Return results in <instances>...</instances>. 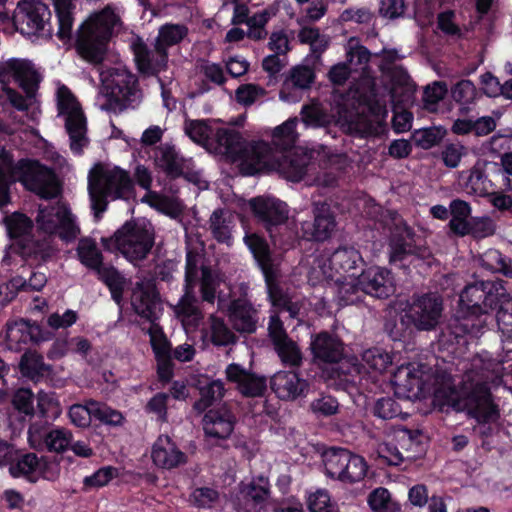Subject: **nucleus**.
<instances>
[{
	"mask_svg": "<svg viewBox=\"0 0 512 512\" xmlns=\"http://www.w3.org/2000/svg\"><path fill=\"white\" fill-rule=\"evenodd\" d=\"M266 144L269 150L265 157V166L256 174L271 168L292 182H299L305 177L311 160L306 151L298 147H285L279 154L272 155L270 145Z\"/></svg>",
	"mask_w": 512,
	"mask_h": 512,
	"instance_id": "obj_16",
	"label": "nucleus"
},
{
	"mask_svg": "<svg viewBox=\"0 0 512 512\" xmlns=\"http://www.w3.org/2000/svg\"><path fill=\"white\" fill-rule=\"evenodd\" d=\"M119 20L114 10L107 6L84 21L77 30L75 40V49L79 56L89 63L101 64Z\"/></svg>",
	"mask_w": 512,
	"mask_h": 512,
	"instance_id": "obj_6",
	"label": "nucleus"
},
{
	"mask_svg": "<svg viewBox=\"0 0 512 512\" xmlns=\"http://www.w3.org/2000/svg\"><path fill=\"white\" fill-rule=\"evenodd\" d=\"M76 253L80 263L96 273L97 278L110 291L112 300L121 305L127 284L125 276L113 265H105L102 252L92 238H81Z\"/></svg>",
	"mask_w": 512,
	"mask_h": 512,
	"instance_id": "obj_8",
	"label": "nucleus"
},
{
	"mask_svg": "<svg viewBox=\"0 0 512 512\" xmlns=\"http://www.w3.org/2000/svg\"><path fill=\"white\" fill-rule=\"evenodd\" d=\"M200 284V297L202 302L214 305L216 298H218L219 306H221L222 297L216 295L217 288L219 287V279L213 273L210 267H201Z\"/></svg>",
	"mask_w": 512,
	"mask_h": 512,
	"instance_id": "obj_41",
	"label": "nucleus"
},
{
	"mask_svg": "<svg viewBox=\"0 0 512 512\" xmlns=\"http://www.w3.org/2000/svg\"><path fill=\"white\" fill-rule=\"evenodd\" d=\"M448 88L445 82L436 81L428 85L423 91V102L427 109H434L435 106L445 98Z\"/></svg>",
	"mask_w": 512,
	"mask_h": 512,
	"instance_id": "obj_61",
	"label": "nucleus"
},
{
	"mask_svg": "<svg viewBox=\"0 0 512 512\" xmlns=\"http://www.w3.org/2000/svg\"><path fill=\"white\" fill-rule=\"evenodd\" d=\"M230 418H203V429L208 437L226 439L233 431Z\"/></svg>",
	"mask_w": 512,
	"mask_h": 512,
	"instance_id": "obj_52",
	"label": "nucleus"
},
{
	"mask_svg": "<svg viewBox=\"0 0 512 512\" xmlns=\"http://www.w3.org/2000/svg\"><path fill=\"white\" fill-rule=\"evenodd\" d=\"M481 323L464 320L455 313L448 325L443 328L438 337L441 352H446L445 358H437L432 372L435 386V401L443 399L440 410L448 406L456 413L466 412V416H500L498 406L493 402L492 393L485 384H476L470 390L456 389L455 377L460 371L459 365L467 364L462 357L469 344L468 336H476L481 330Z\"/></svg>",
	"mask_w": 512,
	"mask_h": 512,
	"instance_id": "obj_1",
	"label": "nucleus"
},
{
	"mask_svg": "<svg viewBox=\"0 0 512 512\" xmlns=\"http://www.w3.org/2000/svg\"><path fill=\"white\" fill-rule=\"evenodd\" d=\"M360 103L365 106L363 111L349 112L341 116L343 131L362 139L382 135L386 129L385 119L388 115L386 106L374 94L362 96Z\"/></svg>",
	"mask_w": 512,
	"mask_h": 512,
	"instance_id": "obj_9",
	"label": "nucleus"
},
{
	"mask_svg": "<svg viewBox=\"0 0 512 512\" xmlns=\"http://www.w3.org/2000/svg\"><path fill=\"white\" fill-rule=\"evenodd\" d=\"M476 87L471 80L462 79L458 81L451 89L453 100L460 104H470L476 98Z\"/></svg>",
	"mask_w": 512,
	"mask_h": 512,
	"instance_id": "obj_55",
	"label": "nucleus"
},
{
	"mask_svg": "<svg viewBox=\"0 0 512 512\" xmlns=\"http://www.w3.org/2000/svg\"><path fill=\"white\" fill-rule=\"evenodd\" d=\"M229 318L235 330L241 333H254L257 328L256 311L251 302L245 298L231 300L228 306Z\"/></svg>",
	"mask_w": 512,
	"mask_h": 512,
	"instance_id": "obj_32",
	"label": "nucleus"
},
{
	"mask_svg": "<svg viewBox=\"0 0 512 512\" xmlns=\"http://www.w3.org/2000/svg\"><path fill=\"white\" fill-rule=\"evenodd\" d=\"M42 465V459H39L36 454L27 453L12 462L9 466V472L13 477H24L31 482H35Z\"/></svg>",
	"mask_w": 512,
	"mask_h": 512,
	"instance_id": "obj_38",
	"label": "nucleus"
},
{
	"mask_svg": "<svg viewBox=\"0 0 512 512\" xmlns=\"http://www.w3.org/2000/svg\"><path fill=\"white\" fill-rule=\"evenodd\" d=\"M79 232L80 229L76 225L73 214L69 210L63 209L61 221L55 235L66 242H70L76 239Z\"/></svg>",
	"mask_w": 512,
	"mask_h": 512,
	"instance_id": "obj_59",
	"label": "nucleus"
},
{
	"mask_svg": "<svg viewBox=\"0 0 512 512\" xmlns=\"http://www.w3.org/2000/svg\"><path fill=\"white\" fill-rule=\"evenodd\" d=\"M425 365L419 364L415 368L412 364L400 366L393 374L392 383L397 392L403 391L408 397H417L425 392L429 375L424 371Z\"/></svg>",
	"mask_w": 512,
	"mask_h": 512,
	"instance_id": "obj_24",
	"label": "nucleus"
},
{
	"mask_svg": "<svg viewBox=\"0 0 512 512\" xmlns=\"http://www.w3.org/2000/svg\"><path fill=\"white\" fill-rule=\"evenodd\" d=\"M186 134L196 143H216V149L232 163H238L244 176H254L265 166L269 150L264 141L247 142L242 134L232 128L213 129L204 120H192L185 127Z\"/></svg>",
	"mask_w": 512,
	"mask_h": 512,
	"instance_id": "obj_2",
	"label": "nucleus"
},
{
	"mask_svg": "<svg viewBox=\"0 0 512 512\" xmlns=\"http://www.w3.org/2000/svg\"><path fill=\"white\" fill-rule=\"evenodd\" d=\"M33 402L34 394L29 388L17 389L12 397V404L15 409L24 413L25 416H35Z\"/></svg>",
	"mask_w": 512,
	"mask_h": 512,
	"instance_id": "obj_58",
	"label": "nucleus"
},
{
	"mask_svg": "<svg viewBox=\"0 0 512 512\" xmlns=\"http://www.w3.org/2000/svg\"><path fill=\"white\" fill-rule=\"evenodd\" d=\"M337 300L340 306L354 305L363 302L365 295L357 276H339L335 279Z\"/></svg>",
	"mask_w": 512,
	"mask_h": 512,
	"instance_id": "obj_36",
	"label": "nucleus"
},
{
	"mask_svg": "<svg viewBox=\"0 0 512 512\" xmlns=\"http://www.w3.org/2000/svg\"><path fill=\"white\" fill-rule=\"evenodd\" d=\"M106 102L103 108L113 113H121L136 101L139 90L137 77L126 69H113L104 81Z\"/></svg>",
	"mask_w": 512,
	"mask_h": 512,
	"instance_id": "obj_13",
	"label": "nucleus"
},
{
	"mask_svg": "<svg viewBox=\"0 0 512 512\" xmlns=\"http://www.w3.org/2000/svg\"><path fill=\"white\" fill-rule=\"evenodd\" d=\"M510 301L502 280H474L467 283L459 294L456 314L480 323V317L500 310Z\"/></svg>",
	"mask_w": 512,
	"mask_h": 512,
	"instance_id": "obj_5",
	"label": "nucleus"
},
{
	"mask_svg": "<svg viewBox=\"0 0 512 512\" xmlns=\"http://www.w3.org/2000/svg\"><path fill=\"white\" fill-rule=\"evenodd\" d=\"M72 435L65 429H51L44 447L51 452H63L71 443Z\"/></svg>",
	"mask_w": 512,
	"mask_h": 512,
	"instance_id": "obj_60",
	"label": "nucleus"
},
{
	"mask_svg": "<svg viewBox=\"0 0 512 512\" xmlns=\"http://www.w3.org/2000/svg\"><path fill=\"white\" fill-rule=\"evenodd\" d=\"M65 128L70 139V149L74 155H82L89 144L87 119L82 108H76L66 115Z\"/></svg>",
	"mask_w": 512,
	"mask_h": 512,
	"instance_id": "obj_31",
	"label": "nucleus"
},
{
	"mask_svg": "<svg viewBox=\"0 0 512 512\" xmlns=\"http://www.w3.org/2000/svg\"><path fill=\"white\" fill-rule=\"evenodd\" d=\"M362 360L371 370L382 373L392 365L393 356L382 347H372L363 352Z\"/></svg>",
	"mask_w": 512,
	"mask_h": 512,
	"instance_id": "obj_46",
	"label": "nucleus"
},
{
	"mask_svg": "<svg viewBox=\"0 0 512 512\" xmlns=\"http://www.w3.org/2000/svg\"><path fill=\"white\" fill-rule=\"evenodd\" d=\"M256 223L265 229L270 239L276 244V235L286 225L289 218L288 205L273 196H256L248 201Z\"/></svg>",
	"mask_w": 512,
	"mask_h": 512,
	"instance_id": "obj_14",
	"label": "nucleus"
},
{
	"mask_svg": "<svg viewBox=\"0 0 512 512\" xmlns=\"http://www.w3.org/2000/svg\"><path fill=\"white\" fill-rule=\"evenodd\" d=\"M357 278L365 297L369 295L378 299H387L395 292L394 276L387 268L371 266L364 269L362 267Z\"/></svg>",
	"mask_w": 512,
	"mask_h": 512,
	"instance_id": "obj_19",
	"label": "nucleus"
},
{
	"mask_svg": "<svg viewBox=\"0 0 512 512\" xmlns=\"http://www.w3.org/2000/svg\"><path fill=\"white\" fill-rule=\"evenodd\" d=\"M442 311V297L437 293L429 292L413 297L405 313L415 330L431 331L439 324Z\"/></svg>",
	"mask_w": 512,
	"mask_h": 512,
	"instance_id": "obj_18",
	"label": "nucleus"
},
{
	"mask_svg": "<svg viewBox=\"0 0 512 512\" xmlns=\"http://www.w3.org/2000/svg\"><path fill=\"white\" fill-rule=\"evenodd\" d=\"M7 234L12 239L14 250L26 261L47 262L52 256L51 247L32 238L33 223L21 212H14L4 218Z\"/></svg>",
	"mask_w": 512,
	"mask_h": 512,
	"instance_id": "obj_10",
	"label": "nucleus"
},
{
	"mask_svg": "<svg viewBox=\"0 0 512 512\" xmlns=\"http://www.w3.org/2000/svg\"><path fill=\"white\" fill-rule=\"evenodd\" d=\"M413 325L406 313L399 317H390L385 320L384 331L393 341H405L413 333Z\"/></svg>",
	"mask_w": 512,
	"mask_h": 512,
	"instance_id": "obj_43",
	"label": "nucleus"
},
{
	"mask_svg": "<svg viewBox=\"0 0 512 512\" xmlns=\"http://www.w3.org/2000/svg\"><path fill=\"white\" fill-rule=\"evenodd\" d=\"M131 50L133 52L135 62L138 70L141 73L157 75L160 71L166 67L161 66V58L155 63L150 58V50L142 38H136L131 44Z\"/></svg>",
	"mask_w": 512,
	"mask_h": 512,
	"instance_id": "obj_37",
	"label": "nucleus"
},
{
	"mask_svg": "<svg viewBox=\"0 0 512 512\" xmlns=\"http://www.w3.org/2000/svg\"><path fill=\"white\" fill-rule=\"evenodd\" d=\"M175 313L182 319L183 323L194 327H197L204 317L198 306V299L189 296H181L175 307Z\"/></svg>",
	"mask_w": 512,
	"mask_h": 512,
	"instance_id": "obj_42",
	"label": "nucleus"
},
{
	"mask_svg": "<svg viewBox=\"0 0 512 512\" xmlns=\"http://www.w3.org/2000/svg\"><path fill=\"white\" fill-rule=\"evenodd\" d=\"M211 337L214 346H228L236 342L235 334L228 328L224 320L215 315L209 317Z\"/></svg>",
	"mask_w": 512,
	"mask_h": 512,
	"instance_id": "obj_49",
	"label": "nucleus"
},
{
	"mask_svg": "<svg viewBox=\"0 0 512 512\" xmlns=\"http://www.w3.org/2000/svg\"><path fill=\"white\" fill-rule=\"evenodd\" d=\"M240 392L248 397L261 396L267 389L266 379L248 372L238 387Z\"/></svg>",
	"mask_w": 512,
	"mask_h": 512,
	"instance_id": "obj_56",
	"label": "nucleus"
},
{
	"mask_svg": "<svg viewBox=\"0 0 512 512\" xmlns=\"http://www.w3.org/2000/svg\"><path fill=\"white\" fill-rule=\"evenodd\" d=\"M188 28L184 24L166 23L159 29L154 49L161 58V66L167 67L168 48L179 44L188 35Z\"/></svg>",
	"mask_w": 512,
	"mask_h": 512,
	"instance_id": "obj_33",
	"label": "nucleus"
},
{
	"mask_svg": "<svg viewBox=\"0 0 512 512\" xmlns=\"http://www.w3.org/2000/svg\"><path fill=\"white\" fill-rule=\"evenodd\" d=\"M495 230V222L490 217H471L470 236L474 239H484L492 236Z\"/></svg>",
	"mask_w": 512,
	"mask_h": 512,
	"instance_id": "obj_62",
	"label": "nucleus"
},
{
	"mask_svg": "<svg viewBox=\"0 0 512 512\" xmlns=\"http://www.w3.org/2000/svg\"><path fill=\"white\" fill-rule=\"evenodd\" d=\"M105 251L120 253L127 261L136 264L145 260L155 244V231L151 226L135 220L126 221L110 237H102Z\"/></svg>",
	"mask_w": 512,
	"mask_h": 512,
	"instance_id": "obj_7",
	"label": "nucleus"
},
{
	"mask_svg": "<svg viewBox=\"0 0 512 512\" xmlns=\"http://www.w3.org/2000/svg\"><path fill=\"white\" fill-rule=\"evenodd\" d=\"M225 392L223 383L220 380H213L199 390L200 397L194 403L198 412H204L211 407L217 399L223 397Z\"/></svg>",
	"mask_w": 512,
	"mask_h": 512,
	"instance_id": "obj_45",
	"label": "nucleus"
},
{
	"mask_svg": "<svg viewBox=\"0 0 512 512\" xmlns=\"http://www.w3.org/2000/svg\"><path fill=\"white\" fill-rule=\"evenodd\" d=\"M465 186L469 192L481 197H486L494 188V184L488 179L484 168L479 163L471 168Z\"/></svg>",
	"mask_w": 512,
	"mask_h": 512,
	"instance_id": "obj_44",
	"label": "nucleus"
},
{
	"mask_svg": "<svg viewBox=\"0 0 512 512\" xmlns=\"http://www.w3.org/2000/svg\"><path fill=\"white\" fill-rule=\"evenodd\" d=\"M271 389L283 400H294L305 395L308 390L306 380L294 371H279L271 378Z\"/></svg>",
	"mask_w": 512,
	"mask_h": 512,
	"instance_id": "obj_27",
	"label": "nucleus"
},
{
	"mask_svg": "<svg viewBox=\"0 0 512 512\" xmlns=\"http://www.w3.org/2000/svg\"><path fill=\"white\" fill-rule=\"evenodd\" d=\"M14 23L22 34L52 38L51 11L41 0H21L17 6Z\"/></svg>",
	"mask_w": 512,
	"mask_h": 512,
	"instance_id": "obj_15",
	"label": "nucleus"
},
{
	"mask_svg": "<svg viewBox=\"0 0 512 512\" xmlns=\"http://www.w3.org/2000/svg\"><path fill=\"white\" fill-rule=\"evenodd\" d=\"M10 77L18 83L28 96L34 95L39 79L30 61L13 58L0 63V82L6 84V82H9Z\"/></svg>",
	"mask_w": 512,
	"mask_h": 512,
	"instance_id": "obj_21",
	"label": "nucleus"
},
{
	"mask_svg": "<svg viewBox=\"0 0 512 512\" xmlns=\"http://www.w3.org/2000/svg\"><path fill=\"white\" fill-rule=\"evenodd\" d=\"M420 237L406 222L395 224L388 237V254L391 265L404 268L414 260H424L431 256L430 249L420 243Z\"/></svg>",
	"mask_w": 512,
	"mask_h": 512,
	"instance_id": "obj_11",
	"label": "nucleus"
},
{
	"mask_svg": "<svg viewBox=\"0 0 512 512\" xmlns=\"http://www.w3.org/2000/svg\"><path fill=\"white\" fill-rule=\"evenodd\" d=\"M151 458L157 467L167 470L187 463L186 454L167 435H161L155 441L151 451Z\"/></svg>",
	"mask_w": 512,
	"mask_h": 512,
	"instance_id": "obj_25",
	"label": "nucleus"
},
{
	"mask_svg": "<svg viewBox=\"0 0 512 512\" xmlns=\"http://www.w3.org/2000/svg\"><path fill=\"white\" fill-rule=\"evenodd\" d=\"M376 454L388 465L399 466L405 462L397 442L380 443L376 448Z\"/></svg>",
	"mask_w": 512,
	"mask_h": 512,
	"instance_id": "obj_57",
	"label": "nucleus"
},
{
	"mask_svg": "<svg viewBox=\"0 0 512 512\" xmlns=\"http://www.w3.org/2000/svg\"><path fill=\"white\" fill-rule=\"evenodd\" d=\"M349 457V451L344 448L330 447L322 454L323 463L327 476L334 479L340 473L342 464Z\"/></svg>",
	"mask_w": 512,
	"mask_h": 512,
	"instance_id": "obj_50",
	"label": "nucleus"
},
{
	"mask_svg": "<svg viewBox=\"0 0 512 512\" xmlns=\"http://www.w3.org/2000/svg\"><path fill=\"white\" fill-rule=\"evenodd\" d=\"M271 494L268 477L258 475L248 482L239 483L233 505L238 512H262L270 504Z\"/></svg>",
	"mask_w": 512,
	"mask_h": 512,
	"instance_id": "obj_17",
	"label": "nucleus"
},
{
	"mask_svg": "<svg viewBox=\"0 0 512 512\" xmlns=\"http://www.w3.org/2000/svg\"><path fill=\"white\" fill-rule=\"evenodd\" d=\"M274 347L275 352L285 366L297 368L302 364V352L295 341L291 338L281 342Z\"/></svg>",
	"mask_w": 512,
	"mask_h": 512,
	"instance_id": "obj_47",
	"label": "nucleus"
},
{
	"mask_svg": "<svg viewBox=\"0 0 512 512\" xmlns=\"http://www.w3.org/2000/svg\"><path fill=\"white\" fill-rule=\"evenodd\" d=\"M131 304L137 315L148 320L151 325L157 324L156 321L159 319L157 308L160 306V295L154 286L139 284V290L134 292Z\"/></svg>",
	"mask_w": 512,
	"mask_h": 512,
	"instance_id": "obj_30",
	"label": "nucleus"
},
{
	"mask_svg": "<svg viewBox=\"0 0 512 512\" xmlns=\"http://www.w3.org/2000/svg\"><path fill=\"white\" fill-rule=\"evenodd\" d=\"M313 221L301 225L304 237L310 241L323 242L329 239L336 227L335 213L326 201L313 203Z\"/></svg>",
	"mask_w": 512,
	"mask_h": 512,
	"instance_id": "obj_20",
	"label": "nucleus"
},
{
	"mask_svg": "<svg viewBox=\"0 0 512 512\" xmlns=\"http://www.w3.org/2000/svg\"><path fill=\"white\" fill-rule=\"evenodd\" d=\"M18 368L24 378L34 383L47 379L52 372V366L44 362L43 355L30 349L21 355Z\"/></svg>",
	"mask_w": 512,
	"mask_h": 512,
	"instance_id": "obj_34",
	"label": "nucleus"
},
{
	"mask_svg": "<svg viewBox=\"0 0 512 512\" xmlns=\"http://www.w3.org/2000/svg\"><path fill=\"white\" fill-rule=\"evenodd\" d=\"M395 440L401 448L405 462H413L425 456L428 447V438L420 430L400 429Z\"/></svg>",
	"mask_w": 512,
	"mask_h": 512,
	"instance_id": "obj_29",
	"label": "nucleus"
},
{
	"mask_svg": "<svg viewBox=\"0 0 512 512\" xmlns=\"http://www.w3.org/2000/svg\"><path fill=\"white\" fill-rule=\"evenodd\" d=\"M447 135L443 126H431L415 130L411 139L421 149L428 150L439 145Z\"/></svg>",
	"mask_w": 512,
	"mask_h": 512,
	"instance_id": "obj_40",
	"label": "nucleus"
},
{
	"mask_svg": "<svg viewBox=\"0 0 512 512\" xmlns=\"http://www.w3.org/2000/svg\"><path fill=\"white\" fill-rule=\"evenodd\" d=\"M53 4L58 22L56 35L61 41L70 40L74 21L72 12L74 5L71 0H53Z\"/></svg>",
	"mask_w": 512,
	"mask_h": 512,
	"instance_id": "obj_39",
	"label": "nucleus"
},
{
	"mask_svg": "<svg viewBox=\"0 0 512 512\" xmlns=\"http://www.w3.org/2000/svg\"><path fill=\"white\" fill-rule=\"evenodd\" d=\"M310 351L315 363L337 364L344 358V343L335 334L321 331L311 338Z\"/></svg>",
	"mask_w": 512,
	"mask_h": 512,
	"instance_id": "obj_22",
	"label": "nucleus"
},
{
	"mask_svg": "<svg viewBox=\"0 0 512 512\" xmlns=\"http://www.w3.org/2000/svg\"><path fill=\"white\" fill-rule=\"evenodd\" d=\"M308 508L310 512H337L325 490H318L309 496Z\"/></svg>",
	"mask_w": 512,
	"mask_h": 512,
	"instance_id": "obj_64",
	"label": "nucleus"
},
{
	"mask_svg": "<svg viewBox=\"0 0 512 512\" xmlns=\"http://www.w3.org/2000/svg\"><path fill=\"white\" fill-rule=\"evenodd\" d=\"M315 79L314 71L308 66H297L292 68L289 78L284 83L288 86L289 83L298 89H307L310 87Z\"/></svg>",
	"mask_w": 512,
	"mask_h": 512,
	"instance_id": "obj_54",
	"label": "nucleus"
},
{
	"mask_svg": "<svg viewBox=\"0 0 512 512\" xmlns=\"http://www.w3.org/2000/svg\"><path fill=\"white\" fill-rule=\"evenodd\" d=\"M44 340L43 330L36 321L18 318L6 323V341L10 349L20 350L22 344H38Z\"/></svg>",
	"mask_w": 512,
	"mask_h": 512,
	"instance_id": "obj_23",
	"label": "nucleus"
},
{
	"mask_svg": "<svg viewBox=\"0 0 512 512\" xmlns=\"http://www.w3.org/2000/svg\"><path fill=\"white\" fill-rule=\"evenodd\" d=\"M88 192L94 217L100 220L108 208V198L129 200L134 196V181L118 166L110 169L97 164L88 176Z\"/></svg>",
	"mask_w": 512,
	"mask_h": 512,
	"instance_id": "obj_4",
	"label": "nucleus"
},
{
	"mask_svg": "<svg viewBox=\"0 0 512 512\" xmlns=\"http://www.w3.org/2000/svg\"><path fill=\"white\" fill-rule=\"evenodd\" d=\"M407 10L405 0H381L379 15L389 20L403 18Z\"/></svg>",
	"mask_w": 512,
	"mask_h": 512,
	"instance_id": "obj_63",
	"label": "nucleus"
},
{
	"mask_svg": "<svg viewBox=\"0 0 512 512\" xmlns=\"http://www.w3.org/2000/svg\"><path fill=\"white\" fill-rule=\"evenodd\" d=\"M243 241L264 277L268 298L272 306L287 311L291 317H295L298 309L284 292L279 282L281 261L270 248L266 238L256 232H246Z\"/></svg>",
	"mask_w": 512,
	"mask_h": 512,
	"instance_id": "obj_3",
	"label": "nucleus"
},
{
	"mask_svg": "<svg viewBox=\"0 0 512 512\" xmlns=\"http://www.w3.org/2000/svg\"><path fill=\"white\" fill-rule=\"evenodd\" d=\"M368 504L374 512H401L400 504L392 501L390 492L383 487L376 488L369 494Z\"/></svg>",
	"mask_w": 512,
	"mask_h": 512,
	"instance_id": "obj_48",
	"label": "nucleus"
},
{
	"mask_svg": "<svg viewBox=\"0 0 512 512\" xmlns=\"http://www.w3.org/2000/svg\"><path fill=\"white\" fill-rule=\"evenodd\" d=\"M148 334L155 359L172 356L171 343L158 324L151 325Z\"/></svg>",
	"mask_w": 512,
	"mask_h": 512,
	"instance_id": "obj_53",
	"label": "nucleus"
},
{
	"mask_svg": "<svg viewBox=\"0 0 512 512\" xmlns=\"http://www.w3.org/2000/svg\"><path fill=\"white\" fill-rule=\"evenodd\" d=\"M208 222L212 237L220 244L232 246L233 230L236 226L232 213L225 208H217L210 215Z\"/></svg>",
	"mask_w": 512,
	"mask_h": 512,
	"instance_id": "obj_35",
	"label": "nucleus"
},
{
	"mask_svg": "<svg viewBox=\"0 0 512 512\" xmlns=\"http://www.w3.org/2000/svg\"><path fill=\"white\" fill-rule=\"evenodd\" d=\"M154 164L170 180L184 176L185 160L173 144L162 143L155 149Z\"/></svg>",
	"mask_w": 512,
	"mask_h": 512,
	"instance_id": "obj_28",
	"label": "nucleus"
},
{
	"mask_svg": "<svg viewBox=\"0 0 512 512\" xmlns=\"http://www.w3.org/2000/svg\"><path fill=\"white\" fill-rule=\"evenodd\" d=\"M329 269L339 276H357L365 265L361 253L352 246H340L328 258Z\"/></svg>",
	"mask_w": 512,
	"mask_h": 512,
	"instance_id": "obj_26",
	"label": "nucleus"
},
{
	"mask_svg": "<svg viewBox=\"0 0 512 512\" xmlns=\"http://www.w3.org/2000/svg\"><path fill=\"white\" fill-rule=\"evenodd\" d=\"M12 174L27 190L42 199H53L60 194L61 188L55 172L38 160H18L12 167Z\"/></svg>",
	"mask_w": 512,
	"mask_h": 512,
	"instance_id": "obj_12",
	"label": "nucleus"
},
{
	"mask_svg": "<svg viewBox=\"0 0 512 512\" xmlns=\"http://www.w3.org/2000/svg\"><path fill=\"white\" fill-rule=\"evenodd\" d=\"M64 208H45L38 212L36 222L38 228L48 235H55L61 221Z\"/></svg>",
	"mask_w": 512,
	"mask_h": 512,
	"instance_id": "obj_51",
	"label": "nucleus"
}]
</instances>
